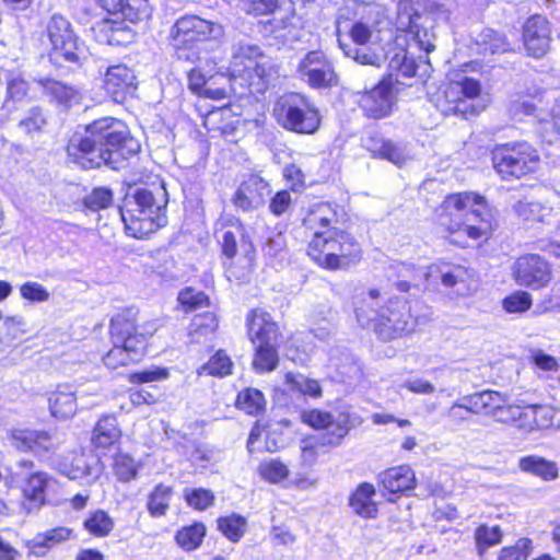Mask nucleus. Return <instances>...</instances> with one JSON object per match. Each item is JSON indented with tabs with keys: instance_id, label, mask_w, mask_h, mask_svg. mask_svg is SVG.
Listing matches in <instances>:
<instances>
[{
	"instance_id": "obj_28",
	"label": "nucleus",
	"mask_w": 560,
	"mask_h": 560,
	"mask_svg": "<svg viewBox=\"0 0 560 560\" xmlns=\"http://www.w3.org/2000/svg\"><path fill=\"white\" fill-rule=\"evenodd\" d=\"M37 83L48 101L57 106L69 108L81 102L82 95L73 85L50 78L39 79Z\"/></svg>"
},
{
	"instance_id": "obj_58",
	"label": "nucleus",
	"mask_w": 560,
	"mask_h": 560,
	"mask_svg": "<svg viewBox=\"0 0 560 560\" xmlns=\"http://www.w3.org/2000/svg\"><path fill=\"white\" fill-rule=\"evenodd\" d=\"M113 202V192L110 189L105 187L94 188L89 195H86L83 199V203L85 208L91 211H98L101 209H106Z\"/></svg>"
},
{
	"instance_id": "obj_18",
	"label": "nucleus",
	"mask_w": 560,
	"mask_h": 560,
	"mask_svg": "<svg viewBox=\"0 0 560 560\" xmlns=\"http://www.w3.org/2000/svg\"><path fill=\"white\" fill-rule=\"evenodd\" d=\"M393 74L382 80L376 86L364 93L360 106L366 116L375 119L386 117L394 106Z\"/></svg>"
},
{
	"instance_id": "obj_57",
	"label": "nucleus",
	"mask_w": 560,
	"mask_h": 560,
	"mask_svg": "<svg viewBox=\"0 0 560 560\" xmlns=\"http://www.w3.org/2000/svg\"><path fill=\"white\" fill-rule=\"evenodd\" d=\"M258 471L264 479L275 483L285 479L289 475L288 467L279 459L260 463Z\"/></svg>"
},
{
	"instance_id": "obj_47",
	"label": "nucleus",
	"mask_w": 560,
	"mask_h": 560,
	"mask_svg": "<svg viewBox=\"0 0 560 560\" xmlns=\"http://www.w3.org/2000/svg\"><path fill=\"white\" fill-rule=\"evenodd\" d=\"M553 407L526 406L524 419L528 422L526 430L552 428Z\"/></svg>"
},
{
	"instance_id": "obj_55",
	"label": "nucleus",
	"mask_w": 560,
	"mask_h": 560,
	"mask_svg": "<svg viewBox=\"0 0 560 560\" xmlns=\"http://www.w3.org/2000/svg\"><path fill=\"white\" fill-rule=\"evenodd\" d=\"M477 548L480 555L489 547L498 545L502 539V532L499 526H480L475 533Z\"/></svg>"
},
{
	"instance_id": "obj_64",
	"label": "nucleus",
	"mask_w": 560,
	"mask_h": 560,
	"mask_svg": "<svg viewBox=\"0 0 560 560\" xmlns=\"http://www.w3.org/2000/svg\"><path fill=\"white\" fill-rule=\"evenodd\" d=\"M529 539H520L514 546L503 548L499 560H526L529 555Z\"/></svg>"
},
{
	"instance_id": "obj_21",
	"label": "nucleus",
	"mask_w": 560,
	"mask_h": 560,
	"mask_svg": "<svg viewBox=\"0 0 560 560\" xmlns=\"http://www.w3.org/2000/svg\"><path fill=\"white\" fill-rule=\"evenodd\" d=\"M104 89L116 103H124L137 89L135 71L122 63L108 67L105 72Z\"/></svg>"
},
{
	"instance_id": "obj_59",
	"label": "nucleus",
	"mask_w": 560,
	"mask_h": 560,
	"mask_svg": "<svg viewBox=\"0 0 560 560\" xmlns=\"http://www.w3.org/2000/svg\"><path fill=\"white\" fill-rule=\"evenodd\" d=\"M114 470L120 481L128 482L137 477L138 465L129 455L118 454L115 457Z\"/></svg>"
},
{
	"instance_id": "obj_33",
	"label": "nucleus",
	"mask_w": 560,
	"mask_h": 560,
	"mask_svg": "<svg viewBox=\"0 0 560 560\" xmlns=\"http://www.w3.org/2000/svg\"><path fill=\"white\" fill-rule=\"evenodd\" d=\"M101 7L112 14H121L132 23L147 16V4L140 0H97Z\"/></svg>"
},
{
	"instance_id": "obj_9",
	"label": "nucleus",
	"mask_w": 560,
	"mask_h": 560,
	"mask_svg": "<svg viewBox=\"0 0 560 560\" xmlns=\"http://www.w3.org/2000/svg\"><path fill=\"white\" fill-rule=\"evenodd\" d=\"M248 336L257 343L253 366L259 373L271 372L278 366L277 343L279 329L270 314L262 308L252 310L246 317Z\"/></svg>"
},
{
	"instance_id": "obj_53",
	"label": "nucleus",
	"mask_w": 560,
	"mask_h": 560,
	"mask_svg": "<svg viewBox=\"0 0 560 560\" xmlns=\"http://www.w3.org/2000/svg\"><path fill=\"white\" fill-rule=\"evenodd\" d=\"M218 527L220 532L231 541H238L245 534L246 520L236 514L220 517L218 520Z\"/></svg>"
},
{
	"instance_id": "obj_41",
	"label": "nucleus",
	"mask_w": 560,
	"mask_h": 560,
	"mask_svg": "<svg viewBox=\"0 0 560 560\" xmlns=\"http://www.w3.org/2000/svg\"><path fill=\"white\" fill-rule=\"evenodd\" d=\"M71 530L66 527L49 529L36 535L31 541L32 552L36 556H44L46 550L69 538Z\"/></svg>"
},
{
	"instance_id": "obj_7",
	"label": "nucleus",
	"mask_w": 560,
	"mask_h": 560,
	"mask_svg": "<svg viewBox=\"0 0 560 560\" xmlns=\"http://www.w3.org/2000/svg\"><path fill=\"white\" fill-rule=\"evenodd\" d=\"M224 36L223 26L198 15L179 18L170 31V44L178 59L196 61L198 55L194 49L199 42H220Z\"/></svg>"
},
{
	"instance_id": "obj_23",
	"label": "nucleus",
	"mask_w": 560,
	"mask_h": 560,
	"mask_svg": "<svg viewBox=\"0 0 560 560\" xmlns=\"http://www.w3.org/2000/svg\"><path fill=\"white\" fill-rule=\"evenodd\" d=\"M12 439L18 450L32 451L38 455L54 452L61 443V440L56 434L37 430L15 431Z\"/></svg>"
},
{
	"instance_id": "obj_24",
	"label": "nucleus",
	"mask_w": 560,
	"mask_h": 560,
	"mask_svg": "<svg viewBox=\"0 0 560 560\" xmlns=\"http://www.w3.org/2000/svg\"><path fill=\"white\" fill-rule=\"evenodd\" d=\"M381 293L377 289H361L353 295L352 304L359 325L373 327L377 322Z\"/></svg>"
},
{
	"instance_id": "obj_54",
	"label": "nucleus",
	"mask_w": 560,
	"mask_h": 560,
	"mask_svg": "<svg viewBox=\"0 0 560 560\" xmlns=\"http://www.w3.org/2000/svg\"><path fill=\"white\" fill-rule=\"evenodd\" d=\"M184 499L186 503L198 511H203L214 503V494L211 490L205 488L184 489Z\"/></svg>"
},
{
	"instance_id": "obj_16",
	"label": "nucleus",
	"mask_w": 560,
	"mask_h": 560,
	"mask_svg": "<svg viewBox=\"0 0 560 560\" xmlns=\"http://www.w3.org/2000/svg\"><path fill=\"white\" fill-rule=\"evenodd\" d=\"M513 279L521 287L534 290L545 287L551 280V268L539 255L521 256L513 265Z\"/></svg>"
},
{
	"instance_id": "obj_38",
	"label": "nucleus",
	"mask_w": 560,
	"mask_h": 560,
	"mask_svg": "<svg viewBox=\"0 0 560 560\" xmlns=\"http://www.w3.org/2000/svg\"><path fill=\"white\" fill-rule=\"evenodd\" d=\"M259 57H261V52L257 45L245 42L236 43L232 48V74L244 73V70L255 63Z\"/></svg>"
},
{
	"instance_id": "obj_35",
	"label": "nucleus",
	"mask_w": 560,
	"mask_h": 560,
	"mask_svg": "<svg viewBox=\"0 0 560 560\" xmlns=\"http://www.w3.org/2000/svg\"><path fill=\"white\" fill-rule=\"evenodd\" d=\"M121 432L114 416H103L92 432V444L95 447L107 448L120 439Z\"/></svg>"
},
{
	"instance_id": "obj_49",
	"label": "nucleus",
	"mask_w": 560,
	"mask_h": 560,
	"mask_svg": "<svg viewBox=\"0 0 560 560\" xmlns=\"http://www.w3.org/2000/svg\"><path fill=\"white\" fill-rule=\"evenodd\" d=\"M525 412L526 407L509 405L504 400V402H501L493 418L499 422L512 423L520 429L526 430L528 422L524 419Z\"/></svg>"
},
{
	"instance_id": "obj_13",
	"label": "nucleus",
	"mask_w": 560,
	"mask_h": 560,
	"mask_svg": "<svg viewBox=\"0 0 560 560\" xmlns=\"http://www.w3.org/2000/svg\"><path fill=\"white\" fill-rule=\"evenodd\" d=\"M481 92L480 82L468 77L465 72L453 73L445 90L446 101L453 105L450 109L464 117L477 114V108L471 102L479 97Z\"/></svg>"
},
{
	"instance_id": "obj_4",
	"label": "nucleus",
	"mask_w": 560,
	"mask_h": 560,
	"mask_svg": "<svg viewBox=\"0 0 560 560\" xmlns=\"http://www.w3.org/2000/svg\"><path fill=\"white\" fill-rule=\"evenodd\" d=\"M215 234L221 245L228 277L245 280L255 257V248L246 235L245 228L235 217H221L217 223Z\"/></svg>"
},
{
	"instance_id": "obj_17",
	"label": "nucleus",
	"mask_w": 560,
	"mask_h": 560,
	"mask_svg": "<svg viewBox=\"0 0 560 560\" xmlns=\"http://www.w3.org/2000/svg\"><path fill=\"white\" fill-rule=\"evenodd\" d=\"M302 419L312 428L324 431L319 438L323 445H338L349 431L345 416L335 419L329 412L311 410L303 412Z\"/></svg>"
},
{
	"instance_id": "obj_40",
	"label": "nucleus",
	"mask_w": 560,
	"mask_h": 560,
	"mask_svg": "<svg viewBox=\"0 0 560 560\" xmlns=\"http://www.w3.org/2000/svg\"><path fill=\"white\" fill-rule=\"evenodd\" d=\"M513 211L517 217L527 222H549L552 209L533 200H518L513 205Z\"/></svg>"
},
{
	"instance_id": "obj_30",
	"label": "nucleus",
	"mask_w": 560,
	"mask_h": 560,
	"mask_svg": "<svg viewBox=\"0 0 560 560\" xmlns=\"http://www.w3.org/2000/svg\"><path fill=\"white\" fill-rule=\"evenodd\" d=\"M49 408L54 417H72L78 408L74 387L70 384L59 385L49 396Z\"/></svg>"
},
{
	"instance_id": "obj_22",
	"label": "nucleus",
	"mask_w": 560,
	"mask_h": 560,
	"mask_svg": "<svg viewBox=\"0 0 560 560\" xmlns=\"http://www.w3.org/2000/svg\"><path fill=\"white\" fill-rule=\"evenodd\" d=\"M269 194V184L258 175H250L240 185L232 202L243 211H250L262 206Z\"/></svg>"
},
{
	"instance_id": "obj_19",
	"label": "nucleus",
	"mask_w": 560,
	"mask_h": 560,
	"mask_svg": "<svg viewBox=\"0 0 560 560\" xmlns=\"http://www.w3.org/2000/svg\"><path fill=\"white\" fill-rule=\"evenodd\" d=\"M419 19L418 14L411 13V8L406 1H400L397 7L396 28L399 32H407L410 34L409 48L424 49L431 52L435 45L433 43L434 36L429 34L425 28H420L417 24Z\"/></svg>"
},
{
	"instance_id": "obj_51",
	"label": "nucleus",
	"mask_w": 560,
	"mask_h": 560,
	"mask_svg": "<svg viewBox=\"0 0 560 560\" xmlns=\"http://www.w3.org/2000/svg\"><path fill=\"white\" fill-rule=\"evenodd\" d=\"M477 44L481 47L483 54H500L510 50L505 36L490 28L479 35Z\"/></svg>"
},
{
	"instance_id": "obj_56",
	"label": "nucleus",
	"mask_w": 560,
	"mask_h": 560,
	"mask_svg": "<svg viewBox=\"0 0 560 560\" xmlns=\"http://www.w3.org/2000/svg\"><path fill=\"white\" fill-rule=\"evenodd\" d=\"M46 125V117L40 107H32L23 119L19 121V129L25 135H32L40 131Z\"/></svg>"
},
{
	"instance_id": "obj_14",
	"label": "nucleus",
	"mask_w": 560,
	"mask_h": 560,
	"mask_svg": "<svg viewBox=\"0 0 560 560\" xmlns=\"http://www.w3.org/2000/svg\"><path fill=\"white\" fill-rule=\"evenodd\" d=\"M298 73L313 89L330 88L338 83L334 63L322 50L308 51L301 59Z\"/></svg>"
},
{
	"instance_id": "obj_31",
	"label": "nucleus",
	"mask_w": 560,
	"mask_h": 560,
	"mask_svg": "<svg viewBox=\"0 0 560 560\" xmlns=\"http://www.w3.org/2000/svg\"><path fill=\"white\" fill-rule=\"evenodd\" d=\"M365 147L374 155L385 159L398 166H401L409 159L405 147L383 138L371 137L365 140Z\"/></svg>"
},
{
	"instance_id": "obj_25",
	"label": "nucleus",
	"mask_w": 560,
	"mask_h": 560,
	"mask_svg": "<svg viewBox=\"0 0 560 560\" xmlns=\"http://www.w3.org/2000/svg\"><path fill=\"white\" fill-rule=\"evenodd\" d=\"M5 84L4 97L0 106V116L8 117L16 109V104L26 100L30 95V83L20 72L7 71L3 75Z\"/></svg>"
},
{
	"instance_id": "obj_52",
	"label": "nucleus",
	"mask_w": 560,
	"mask_h": 560,
	"mask_svg": "<svg viewBox=\"0 0 560 560\" xmlns=\"http://www.w3.org/2000/svg\"><path fill=\"white\" fill-rule=\"evenodd\" d=\"M233 363L230 357L223 351L219 350L210 360L200 366L198 370L199 375H213V376H225L231 374Z\"/></svg>"
},
{
	"instance_id": "obj_6",
	"label": "nucleus",
	"mask_w": 560,
	"mask_h": 560,
	"mask_svg": "<svg viewBox=\"0 0 560 560\" xmlns=\"http://www.w3.org/2000/svg\"><path fill=\"white\" fill-rule=\"evenodd\" d=\"M139 332L136 324L126 314H117L110 320L112 349L104 355V364L112 370L139 362L145 352L147 335Z\"/></svg>"
},
{
	"instance_id": "obj_15",
	"label": "nucleus",
	"mask_w": 560,
	"mask_h": 560,
	"mask_svg": "<svg viewBox=\"0 0 560 560\" xmlns=\"http://www.w3.org/2000/svg\"><path fill=\"white\" fill-rule=\"evenodd\" d=\"M47 34L52 45V56L55 58L61 57L69 62L79 61L78 37L66 18L54 14L47 23Z\"/></svg>"
},
{
	"instance_id": "obj_12",
	"label": "nucleus",
	"mask_w": 560,
	"mask_h": 560,
	"mask_svg": "<svg viewBox=\"0 0 560 560\" xmlns=\"http://www.w3.org/2000/svg\"><path fill=\"white\" fill-rule=\"evenodd\" d=\"M416 327L408 301L401 298L389 299L378 310L375 334L383 340H392L410 334Z\"/></svg>"
},
{
	"instance_id": "obj_50",
	"label": "nucleus",
	"mask_w": 560,
	"mask_h": 560,
	"mask_svg": "<svg viewBox=\"0 0 560 560\" xmlns=\"http://www.w3.org/2000/svg\"><path fill=\"white\" fill-rule=\"evenodd\" d=\"M285 384L292 392H298L302 395L311 397H319L322 395V388L317 381L310 380L303 374L287 373Z\"/></svg>"
},
{
	"instance_id": "obj_8",
	"label": "nucleus",
	"mask_w": 560,
	"mask_h": 560,
	"mask_svg": "<svg viewBox=\"0 0 560 560\" xmlns=\"http://www.w3.org/2000/svg\"><path fill=\"white\" fill-rule=\"evenodd\" d=\"M383 24H388L384 8L381 4L368 5L361 19L354 22L349 30L352 44H347L339 37V47L347 57L352 58L358 63L378 67L380 56L364 46L374 33L382 31Z\"/></svg>"
},
{
	"instance_id": "obj_26",
	"label": "nucleus",
	"mask_w": 560,
	"mask_h": 560,
	"mask_svg": "<svg viewBox=\"0 0 560 560\" xmlns=\"http://www.w3.org/2000/svg\"><path fill=\"white\" fill-rule=\"evenodd\" d=\"M91 32L100 44L110 46L126 45L133 38L132 31L122 21L103 19L91 27Z\"/></svg>"
},
{
	"instance_id": "obj_3",
	"label": "nucleus",
	"mask_w": 560,
	"mask_h": 560,
	"mask_svg": "<svg viewBox=\"0 0 560 560\" xmlns=\"http://www.w3.org/2000/svg\"><path fill=\"white\" fill-rule=\"evenodd\" d=\"M166 191L161 187L154 190L137 188L125 197L119 213L128 235L143 238L165 225Z\"/></svg>"
},
{
	"instance_id": "obj_11",
	"label": "nucleus",
	"mask_w": 560,
	"mask_h": 560,
	"mask_svg": "<svg viewBox=\"0 0 560 560\" xmlns=\"http://www.w3.org/2000/svg\"><path fill=\"white\" fill-rule=\"evenodd\" d=\"M539 162L536 149L527 142L505 143L492 152L493 167L502 179L521 178L534 173Z\"/></svg>"
},
{
	"instance_id": "obj_5",
	"label": "nucleus",
	"mask_w": 560,
	"mask_h": 560,
	"mask_svg": "<svg viewBox=\"0 0 560 560\" xmlns=\"http://www.w3.org/2000/svg\"><path fill=\"white\" fill-rule=\"evenodd\" d=\"M307 254L318 266L337 270L359 261L362 249L352 235L334 228L316 232L308 244Z\"/></svg>"
},
{
	"instance_id": "obj_34",
	"label": "nucleus",
	"mask_w": 560,
	"mask_h": 560,
	"mask_svg": "<svg viewBox=\"0 0 560 560\" xmlns=\"http://www.w3.org/2000/svg\"><path fill=\"white\" fill-rule=\"evenodd\" d=\"M374 486L369 482H363L358 486L357 490L351 495L350 506L354 513L361 517H375L377 513V505L374 501Z\"/></svg>"
},
{
	"instance_id": "obj_36",
	"label": "nucleus",
	"mask_w": 560,
	"mask_h": 560,
	"mask_svg": "<svg viewBox=\"0 0 560 560\" xmlns=\"http://www.w3.org/2000/svg\"><path fill=\"white\" fill-rule=\"evenodd\" d=\"M468 409L476 415L494 417L504 397L494 390H485L474 395L465 396Z\"/></svg>"
},
{
	"instance_id": "obj_20",
	"label": "nucleus",
	"mask_w": 560,
	"mask_h": 560,
	"mask_svg": "<svg viewBox=\"0 0 560 560\" xmlns=\"http://www.w3.org/2000/svg\"><path fill=\"white\" fill-rule=\"evenodd\" d=\"M551 30L549 22L541 15H533L523 27V39L527 52L535 57L545 56L551 42Z\"/></svg>"
},
{
	"instance_id": "obj_43",
	"label": "nucleus",
	"mask_w": 560,
	"mask_h": 560,
	"mask_svg": "<svg viewBox=\"0 0 560 560\" xmlns=\"http://www.w3.org/2000/svg\"><path fill=\"white\" fill-rule=\"evenodd\" d=\"M412 48L400 50L395 54L389 61L390 74L395 75V82H399L400 78H411L416 74L418 63L411 55Z\"/></svg>"
},
{
	"instance_id": "obj_63",
	"label": "nucleus",
	"mask_w": 560,
	"mask_h": 560,
	"mask_svg": "<svg viewBox=\"0 0 560 560\" xmlns=\"http://www.w3.org/2000/svg\"><path fill=\"white\" fill-rule=\"evenodd\" d=\"M21 296L35 303L46 302L50 298L49 291L38 282L28 281L20 287Z\"/></svg>"
},
{
	"instance_id": "obj_61",
	"label": "nucleus",
	"mask_w": 560,
	"mask_h": 560,
	"mask_svg": "<svg viewBox=\"0 0 560 560\" xmlns=\"http://www.w3.org/2000/svg\"><path fill=\"white\" fill-rule=\"evenodd\" d=\"M218 328V323L213 313L207 312L205 314L196 315L191 323L190 335L192 337L202 335L207 336L212 334Z\"/></svg>"
},
{
	"instance_id": "obj_60",
	"label": "nucleus",
	"mask_w": 560,
	"mask_h": 560,
	"mask_svg": "<svg viewBox=\"0 0 560 560\" xmlns=\"http://www.w3.org/2000/svg\"><path fill=\"white\" fill-rule=\"evenodd\" d=\"M285 3V0H248L242 4V10L256 15L270 14L281 9Z\"/></svg>"
},
{
	"instance_id": "obj_2",
	"label": "nucleus",
	"mask_w": 560,
	"mask_h": 560,
	"mask_svg": "<svg viewBox=\"0 0 560 560\" xmlns=\"http://www.w3.org/2000/svg\"><path fill=\"white\" fill-rule=\"evenodd\" d=\"M436 222L450 243L466 247L492 230L491 213L485 198L474 192L450 195L436 210Z\"/></svg>"
},
{
	"instance_id": "obj_62",
	"label": "nucleus",
	"mask_w": 560,
	"mask_h": 560,
	"mask_svg": "<svg viewBox=\"0 0 560 560\" xmlns=\"http://www.w3.org/2000/svg\"><path fill=\"white\" fill-rule=\"evenodd\" d=\"M532 306V296L524 291H516L503 300V308L508 313H523Z\"/></svg>"
},
{
	"instance_id": "obj_39",
	"label": "nucleus",
	"mask_w": 560,
	"mask_h": 560,
	"mask_svg": "<svg viewBox=\"0 0 560 560\" xmlns=\"http://www.w3.org/2000/svg\"><path fill=\"white\" fill-rule=\"evenodd\" d=\"M397 269V277L401 278L395 283L396 288L401 292H408L411 288H419L428 276H431L433 269L424 271L422 268H416L410 264H398L395 266Z\"/></svg>"
},
{
	"instance_id": "obj_45",
	"label": "nucleus",
	"mask_w": 560,
	"mask_h": 560,
	"mask_svg": "<svg viewBox=\"0 0 560 560\" xmlns=\"http://www.w3.org/2000/svg\"><path fill=\"white\" fill-rule=\"evenodd\" d=\"M237 407L252 416H258L265 411L266 400L264 394L256 388H245L240 392L236 399Z\"/></svg>"
},
{
	"instance_id": "obj_46",
	"label": "nucleus",
	"mask_w": 560,
	"mask_h": 560,
	"mask_svg": "<svg viewBox=\"0 0 560 560\" xmlns=\"http://www.w3.org/2000/svg\"><path fill=\"white\" fill-rule=\"evenodd\" d=\"M206 532V526L202 523H194L179 529L175 539L183 549L191 551L201 545Z\"/></svg>"
},
{
	"instance_id": "obj_48",
	"label": "nucleus",
	"mask_w": 560,
	"mask_h": 560,
	"mask_svg": "<svg viewBox=\"0 0 560 560\" xmlns=\"http://www.w3.org/2000/svg\"><path fill=\"white\" fill-rule=\"evenodd\" d=\"M84 527L93 536L105 537L113 530L114 521L108 513L97 510L85 518Z\"/></svg>"
},
{
	"instance_id": "obj_42",
	"label": "nucleus",
	"mask_w": 560,
	"mask_h": 560,
	"mask_svg": "<svg viewBox=\"0 0 560 560\" xmlns=\"http://www.w3.org/2000/svg\"><path fill=\"white\" fill-rule=\"evenodd\" d=\"M233 75L247 82L253 93H262L267 89L270 70L264 62L257 60L247 67L244 73H235Z\"/></svg>"
},
{
	"instance_id": "obj_32",
	"label": "nucleus",
	"mask_w": 560,
	"mask_h": 560,
	"mask_svg": "<svg viewBox=\"0 0 560 560\" xmlns=\"http://www.w3.org/2000/svg\"><path fill=\"white\" fill-rule=\"evenodd\" d=\"M337 221V213L329 203H317L307 210L303 219V225L314 233L332 229L331 223Z\"/></svg>"
},
{
	"instance_id": "obj_10",
	"label": "nucleus",
	"mask_w": 560,
	"mask_h": 560,
	"mask_svg": "<svg viewBox=\"0 0 560 560\" xmlns=\"http://www.w3.org/2000/svg\"><path fill=\"white\" fill-rule=\"evenodd\" d=\"M272 115L282 128L296 133L312 135L320 126L318 110L306 97L296 93L279 97L273 105Z\"/></svg>"
},
{
	"instance_id": "obj_37",
	"label": "nucleus",
	"mask_w": 560,
	"mask_h": 560,
	"mask_svg": "<svg viewBox=\"0 0 560 560\" xmlns=\"http://www.w3.org/2000/svg\"><path fill=\"white\" fill-rule=\"evenodd\" d=\"M518 467L522 471L546 481L555 480L558 477L557 464L540 456L529 455L522 457L518 460Z\"/></svg>"
},
{
	"instance_id": "obj_29",
	"label": "nucleus",
	"mask_w": 560,
	"mask_h": 560,
	"mask_svg": "<svg viewBox=\"0 0 560 560\" xmlns=\"http://www.w3.org/2000/svg\"><path fill=\"white\" fill-rule=\"evenodd\" d=\"M55 485L54 479L49 478L45 472L32 474L24 488L23 493L25 498L24 508L31 512L45 504L46 494Z\"/></svg>"
},
{
	"instance_id": "obj_1",
	"label": "nucleus",
	"mask_w": 560,
	"mask_h": 560,
	"mask_svg": "<svg viewBox=\"0 0 560 560\" xmlns=\"http://www.w3.org/2000/svg\"><path fill=\"white\" fill-rule=\"evenodd\" d=\"M139 150V142L129 135L125 124L110 117L93 121L83 133H74L67 147L69 160L82 168L105 165L119 170Z\"/></svg>"
},
{
	"instance_id": "obj_27",
	"label": "nucleus",
	"mask_w": 560,
	"mask_h": 560,
	"mask_svg": "<svg viewBox=\"0 0 560 560\" xmlns=\"http://www.w3.org/2000/svg\"><path fill=\"white\" fill-rule=\"evenodd\" d=\"M382 490L390 494L406 493L416 486L415 471L408 465L390 467L378 475Z\"/></svg>"
},
{
	"instance_id": "obj_44",
	"label": "nucleus",
	"mask_w": 560,
	"mask_h": 560,
	"mask_svg": "<svg viewBox=\"0 0 560 560\" xmlns=\"http://www.w3.org/2000/svg\"><path fill=\"white\" fill-rule=\"evenodd\" d=\"M173 488L159 483L148 497L147 509L151 516L159 517L166 514Z\"/></svg>"
}]
</instances>
